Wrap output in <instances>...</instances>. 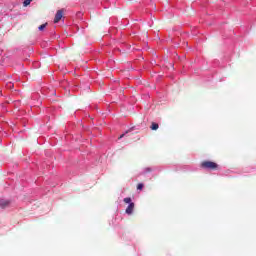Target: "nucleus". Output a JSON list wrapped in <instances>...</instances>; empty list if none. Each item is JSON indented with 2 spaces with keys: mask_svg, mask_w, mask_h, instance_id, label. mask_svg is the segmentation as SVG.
Segmentation results:
<instances>
[{
  "mask_svg": "<svg viewBox=\"0 0 256 256\" xmlns=\"http://www.w3.org/2000/svg\"><path fill=\"white\" fill-rule=\"evenodd\" d=\"M200 167L202 169H208L209 171H217V169H219V164L213 161L206 160L200 164Z\"/></svg>",
  "mask_w": 256,
  "mask_h": 256,
  "instance_id": "nucleus-1",
  "label": "nucleus"
},
{
  "mask_svg": "<svg viewBox=\"0 0 256 256\" xmlns=\"http://www.w3.org/2000/svg\"><path fill=\"white\" fill-rule=\"evenodd\" d=\"M63 19V9L58 10L55 14L54 23H59Z\"/></svg>",
  "mask_w": 256,
  "mask_h": 256,
  "instance_id": "nucleus-2",
  "label": "nucleus"
},
{
  "mask_svg": "<svg viewBox=\"0 0 256 256\" xmlns=\"http://www.w3.org/2000/svg\"><path fill=\"white\" fill-rule=\"evenodd\" d=\"M133 209H135V203H130L128 207L126 208L127 215L133 214Z\"/></svg>",
  "mask_w": 256,
  "mask_h": 256,
  "instance_id": "nucleus-3",
  "label": "nucleus"
},
{
  "mask_svg": "<svg viewBox=\"0 0 256 256\" xmlns=\"http://www.w3.org/2000/svg\"><path fill=\"white\" fill-rule=\"evenodd\" d=\"M9 205H11V201H9V200H1L0 201L1 209H5L6 207H9Z\"/></svg>",
  "mask_w": 256,
  "mask_h": 256,
  "instance_id": "nucleus-4",
  "label": "nucleus"
},
{
  "mask_svg": "<svg viewBox=\"0 0 256 256\" xmlns=\"http://www.w3.org/2000/svg\"><path fill=\"white\" fill-rule=\"evenodd\" d=\"M150 129L152 131H157V129H159V124L155 123V122H152L151 126H150Z\"/></svg>",
  "mask_w": 256,
  "mask_h": 256,
  "instance_id": "nucleus-5",
  "label": "nucleus"
},
{
  "mask_svg": "<svg viewBox=\"0 0 256 256\" xmlns=\"http://www.w3.org/2000/svg\"><path fill=\"white\" fill-rule=\"evenodd\" d=\"M31 1H33V0H25V1L23 2V6H24V7H27L28 5H31Z\"/></svg>",
  "mask_w": 256,
  "mask_h": 256,
  "instance_id": "nucleus-6",
  "label": "nucleus"
},
{
  "mask_svg": "<svg viewBox=\"0 0 256 256\" xmlns=\"http://www.w3.org/2000/svg\"><path fill=\"white\" fill-rule=\"evenodd\" d=\"M45 27H47V23L42 24L38 27L39 31H43L45 29Z\"/></svg>",
  "mask_w": 256,
  "mask_h": 256,
  "instance_id": "nucleus-7",
  "label": "nucleus"
},
{
  "mask_svg": "<svg viewBox=\"0 0 256 256\" xmlns=\"http://www.w3.org/2000/svg\"><path fill=\"white\" fill-rule=\"evenodd\" d=\"M124 203L131 205V203L133 202H131V198L127 197V198H124Z\"/></svg>",
  "mask_w": 256,
  "mask_h": 256,
  "instance_id": "nucleus-8",
  "label": "nucleus"
},
{
  "mask_svg": "<svg viewBox=\"0 0 256 256\" xmlns=\"http://www.w3.org/2000/svg\"><path fill=\"white\" fill-rule=\"evenodd\" d=\"M143 187H144L143 183H139V184L137 185L138 191H142V190H143Z\"/></svg>",
  "mask_w": 256,
  "mask_h": 256,
  "instance_id": "nucleus-9",
  "label": "nucleus"
},
{
  "mask_svg": "<svg viewBox=\"0 0 256 256\" xmlns=\"http://www.w3.org/2000/svg\"><path fill=\"white\" fill-rule=\"evenodd\" d=\"M123 137H125V134L120 135L118 139H123Z\"/></svg>",
  "mask_w": 256,
  "mask_h": 256,
  "instance_id": "nucleus-10",
  "label": "nucleus"
},
{
  "mask_svg": "<svg viewBox=\"0 0 256 256\" xmlns=\"http://www.w3.org/2000/svg\"><path fill=\"white\" fill-rule=\"evenodd\" d=\"M146 171H151V168H146Z\"/></svg>",
  "mask_w": 256,
  "mask_h": 256,
  "instance_id": "nucleus-11",
  "label": "nucleus"
}]
</instances>
